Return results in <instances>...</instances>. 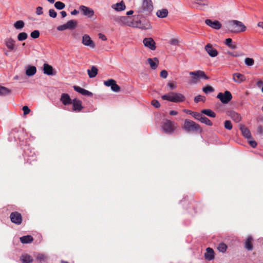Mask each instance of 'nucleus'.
<instances>
[{
  "label": "nucleus",
  "mask_w": 263,
  "mask_h": 263,
  "mask_svg": "<svg viewBox=\"0 0 263 263\" xmlns=\"http://www.w3.org/2000/svg\"><path fill=\"white\" fill-rule=\"evenodd\" d=\"M227 115L236 123L239 122L241 120L240 115L234 111H228Z\"/></svg>",
  "instance_id": "aec40b11"
},
{
  "label": "nucleus",
  "mask_w": 263,
  "mask_h": 263,
  "mask_svg": "<svg viewBox=\"0 0 263 263\" xmlns=\"http://www.w3.org/2000/svg\"><path fill=\"white\" fill-rule=\"evenodd\" d=\"M228 29L231 32L239 33L246 31V27L242 22L233 20L229 23Z\"/></svg>",
  "instance_id": "39448f33"
},
{
  "label": "nucleus",
  "mask_w": 263,
  "mask_h": 263,
  "mask_svg": "<svg viewBox=\"0 0 263 263\" xmlns=\"http://www.w3.org/2000/svg\"><path fill=\"white\" fill-rule=\"evenodd\" d=\"M60 101L64 105H70L72 103V101L69 95L65 93L61 95Z\"/></svg>",
  "instance_id": "4be33fe9"
},
{
  "label": "nucleus",
  "mask_w": 263,
  "mask_h": 263,
  "mask_svg": "<svg viewBox=\"0 0 263 263\" xmlns=\"http://www.w3.org/2000/svg\"><path fill=\"white\" fill-rule=\"evenodd\" d=\"M36 72V68L34 66H30L26 70V74L27 76H32Z\"/></svg>",
  "instance_id": "7c9ffc66"
},
{
  "label": "nucleus",
  "mask_w": 263,
  "mask_h": 263,
  "mask_svg": "<svg viewBox=\"0 0 263 263\" xmlns=\"http://www.w3.org/2000/svg\"><path fill=\"white\" fill-rule=\"evenodd\" d=\"M21 260L23 263H31L33 261L32 257L28 254L22 255Z\"/></svg>",
  "instance_id": "f704fd0d"
},
{
  "label": "nucleus",
  "mask_w": 263,
  "mask_h": 263,
  "mask_svg": "<svg viewBox=\"0 0 263 263\" xmlns=\"http://www.w3.org/2000/svg\"><path fill=\"white\" fill-rule=\"evenodd\" d=\"M25 26V23L23 21H17L14 24V27L16 29H21Z\"/></svg>",
  "instance_id": "58836bf2"
},
{
  "label": "nucleus",
  "mask_w": 263,
  "mask_h": 263,
  "mask_svg": "<svg viewBox=\"0 0 263 263\" xmlns=\"http://www.w3.org/2000/svg\"><path fill=\"white\" fill-rule=\"evenodd\" d=\"M98 71V70L97 68L95 66H92L90 69L87 70V73L89 77L90 78H95L97 75Z\"/></svg>",
  "instance_id": "bb28decb"
},
{
  "label": "nucleus",
  "mask_w": 263,
  "mask_h": 263,
  "mask_svg": "<svg viewBox=\"0 0 263 263\" xmlns=\"http://www.w3.org/2000/svg\"><path fill=\"white\" fill-rule=\"evenodd\" d=\"M99 37L101 39L102 41H106L107 37L106 36L102 33L99 34Z\"/></svg>",
  "instance_id": "0e129e2a"
},
{
  "label": "nucleus",
  "mask_w": 263,
  "mask_h": 263,
  "mask_svg": "<svg viewBox=\"0 0 263 263\" xmlns=\"http://www.w3.org/2000/svg\"><path fill=\"white\" fill-rule=\"evenodd\" d=\"M11 91L9 88L1 86V96H6L10 95Z\"/></svg>",
  "instance_id": "4c0bfd02"
},
{
  "label": "nucleus",
  "mask_w": 263,
  "mask_h": 263,
  "mask_svg": "<svg viewBox=\"0 0 263 263\" xmlns=\"http://www.w3.org/2000/svg\"><path fill=\"white\" fill-rule=\"evenodd\" d=\"M35 13L37 15H41L43 14V8L42 7L39 6L36 8Z\"/></svg>",
  "instance_id": "bf43d9fd"
},
{
  "label": "nucleus",
  "mask_w": 263,
  "mask_h": 263,
  "mask_svg": "<svg viewBox=\"0 0 263 263\" xmlns=\"http://www.w3.org/2000/svg\"><path fill=\"white\" fill-rule=\"evenodd\" d=\"M66 29H67L66 24L59 26L57 27V30L59 31H63Z\"/></svg>",
  "instance_id": "4d7b16f0"
},
{
  "label": "nucleus",
  "mask_w": 263,
  "mask_h": 263,
  "mask_svg": "<svg viewBox=\"0 0 263 263\" xmlns=\"http://www.w3.org/2000/svg\"><path fill=\"white\" fill-rule=\"evenodd\" d=\"M66 26L67 29H73L75 28L78 25V22L76 20H70L68 21L66 23Z\"/></svg>",
  "instance_id": "473e14b6"
},
{
  "label": "nucleus",
  "mask_w": 263,
  "mask_h": 263,
  "mask_svg": "<svg viewBox=\"0 0 263 263\" xmlns=\"http://www.w3.org/2000/svg\"><path fill=\"white\" fill-rule=\"evenodd\" d=\"M37 259L39 260L40 262L44 261L46 259V257L42 254H40L37 256Z\"/></svg>",
  "instance_id": "5fc2aeb1"
},
{
  "label": "nucleus",
  "mask_w": 263,
  "mask_h": 263,
  "mask_svg": "<svg viewBox=\"0 0 263 263\" xmlns=\"http://www.w3.org/2000/svg\"><path fill=\"white\" fill-rule=\"evenodd\" d=\"M31 37L33 39H37L40 36V32L38 30H34L30 34Z\"/></svg>",
  "instance_id": "8fccbe9b"
},
{
  "label": "nucleus",
  "mask_w": 263,
  "mask_h": 263,
  "mask_svg": "<svg viewBox=\"0 0 263 263\" xmlns=\"http://www.w3.org/2000/svg\"><path fill=\"white\" fill-rule=\"evenodd\" d=\"M168 10L166 9H162L159 10L156 13V15L158 17L164 18L166 17L168 15Z\"/></svg>",
  "instance_id": "c756f323"
},
{
  "label": "nucleus",
  "mask_w": 263,
  "mask_h": 263,
  "mask_svg": "<svg viewBox=\"0 0 263 263\" xmlns=\"http://www.w3.org/2000/svg\"><path fill=\"white\" fill-rule=\"evenodd\" d=\"M189 74L191 76L190 82L191 84H197L201 79L205 80L210 79L203 71L200 70L190 72Z\"/></svg>",
  "instance_id": "20e7f679"
},
{
  "label": "nucleus",
  "mask_w": 263,
  "mask_h": 263,
  "mask_svg": "<svg viewBox=\"0 0 263 263\" xmlns=\"http://www.w3.org/2000/svg\"><path fill=\"white\" fill-rule=\"evenodd\" d=\"M245 63L246 65L251 66L254 65V61L252 58H246L245 60Z\"/></svg>",
  "instance_id": "37998d69"
},
{
  "label": "nucleus",
  "mask_w": 263,
  "mask_h": 263,
  "mask_svg": "<svg viewBox=\"0 0 263 263\" xmlns=\"http://www.w3.org/2000/svg\"><path fill=\"white\" fill-rule=\"evenodd\" d=\"M111 90L115 92H119L120 91V86L117 84L116 82L115 81L112 86H111Z\"/></svg>",
  "instance_id": "09e8293b"
},
{
  "label": "nucleus",
  "mask_w": 263,
  "mask_h": 263,
  "mask_svg": "<svg viewBox=\"0 0 263 263\" xmlns=\"http://www.w3.org/2000/svg\"><path fill=\"white\" fill-rule=\"evenodd\" d=\"M205 23L215 29H219L221 27V24L218 21H212L211 20L206 19L205 21Z\"/></svg>",
  "instance_id": "a211bd4d"
},
{
  "label": "nucleus",
  "mask_w": 263,
  "mask_h": 263,
  "mask_svg": "<svg viewBox=\"0 0 263 263\" xmlns=\"http://www.w3.org/2000/svg\"><path fill=\"white\" fill-rule=\"evenodd\" d=\"M200 118V119L199 121L201 123H204L208 126H212L213 125L212 121L208 118L202 116Z\"/></svg>",
  "instance_id": "e433bc0d"
},
{
  "label": "nucleus",
  "mask_w": 263,
  "mask_h": 263,
  "mask_svg": "<svg viewBox=\"0 0 263 263\" xmlns=\"http://www.w3.org/2000/svg\"><path fill=\"white\" fill-rule=\"evenodd\" d=\"M233 79L236 83H240L245 81V77L244 75L240 73H235L233 75Z\"/></svg>",
  "instance_id": "5701e85b"
},
{
  "label": "nucleus",
  "mask_w": 263,
  "mask_h": 263,
  "mask_svg": "<svg viewBox=\"0 0 263 263\" xmlns=\"http://www.w3.org/2000/svg\"><path fill=\"white\" fill-rule=\"evenodd\" d=\"M129 25V27L138 28L143 30L149 29L151 28L149 22L140 15L135 16L132 20V24Z\"/></svg>",
  "instance_id": "f257e3e1"
},
{
  "label": "nucleus",
  "mask_w": 263,
  "mask_h": 263,
  "mask_svg": "<svg viewBox=\"0 0 263 263\" xmlns=\"http://www.w3.org/2000/svg\"><path fill=\"white\" fill-rule=\"evenodd\" d=\"M147 62L152 69H156L159 64V60L157 58H154L153 59L148 58L147 59Z\"/></svg>",
  "instance_id": "b1692460"
},
{
  "label": "nucleus",
  "mask_w": 263,
  "mask_h": 263,
  "mask_svg": "<svg viewBox=\"0 0 263 263\" xmlns=\"http://www.w3.org/2000/svg\"><path fill=\"white\" fill-rule=\"evenodd\" d=\"M120 21L123 24L129 26V24H132V18L128 16H121L119 18Z\"/></svg>",
  "instance_id": "2f4dec72"
},
{
  "label": "nucleus",
  "mask_w": 263,
  "mask_h": 263,
  "mask_svg": "<svg viewBox=\"0 0 263 263\" xmlns=\"http://www.w3.org/2000/svg\"><path fill=\"white\" fill-rule=\"evenodd\" d=\"M4 45L9 51H15L16 49L15 41L11 37H8L4 40Z\"/></svg>",
  "instance_id": "9b49d317"
},
{
  "label": "nucleus",
  "mask_w": 263,
  "mask_h": 263,
  "mask_svg": "<svg viewBox=\"0 0 263 263\" xmlns=\"http://www.w3.org/2000/svg\"><path fill=\"white\" fill-rule=\"evenodd\" d=\"M112 8L117 11H120L125 10L126 7L124 2L121 1L120 3L113 5Z\"/></svg>",
  "instance_id": "a878e982"
},
{
  "label": "nucleus",
  "mask_w": 263,
  "mask_h": 263,
  "mask_svg": "<svg viewBox=\"0 0 263 263\" xmlns=\"http://www.w3.org/2000/svg\"><path fill=\"white\" fill-rule=\"evenodd\" d=\"M73 89L75 91L81 93L82 95L89 97H92L93 96V93L87 90L81 88L79 86H74Z\"/></svg>",
  "instance_id": "412c9836"
},
{
  "label": "nucleus",
  "mask_w": 263,
  "mask_h": 263,
  "mask_svg": "<svg viewBox=\"0 0 263 263\" xmlns=\"http://www.w3.org/2000/svg\"><path fill=\"white\" fill-rule=\"evenodd\" d=\"M162 130L166 134H172L177 128V123L170 120L165 119L162 123Z\"/></svg>",
  "instance_id": "423d86ee"
},
{
  "label": "nucleus",
  "mask_w": 263,
  "mask_h": 263,
  "mask_svg": "<svg viewBox=\"0 0 263 263\" xmlns=\"http://www.w3.org/2000/svg\"><path fill=\"white\" fill-rule=\"evenodd\" d=\"M44 74L48 76H53L56 74V71L54 70L52 66L47 63H44L43 68Z\"/></svg>",
  "instance_id": "f3484780"
},
{
  "label": "nucleus",
  "mask_w": 263,
  "mask_h": 263,
  "mask_svg": "<svg viewBox=\"0 0 263 263\" xmlns=\"http://www.w3.org/2000/svg\"><path fill=\"white\" fill-rule=\"evenodd\" d=\"M205 50L211 57H215L218 55L217 50L212 47L211 44H208L205 46Z\"/></svg>",
  "instance_id": "6ab92c4d"
},
{
  "label": "nucleus",
  "mask_w": 263,
  "mask_h": 263,
  "mask_svg": "<svg viewBox=\"0 0 263 263\" xmlns=\"http://www.w3.org/2000/svg\"><path fill=\"white\" fill-rule=\"evenodd\" d=\"M153 9L152 0H143L141 8L139 12L141 13H149Z\"/></svg>",
  "instance_id": "0eeeda50"
},
{
  "label": "nucleus",
  "mask_w": 263,
  "mask_h": 263,
  "mask_svg": "<svg viewBox=\"0 0 263 263\" xmlns=\"http://www.w3.org/2000/svg\"><path fill=\"white\" fill-rule=\"evenodd\" d=\"M201 113L204 114L210 117L215 118L216 117V114L210 109H204L201 110Z\"/></svg>",
  "instance_id": "72a5a7b5"
},
{
  "label": "nucleus",
  "mask_w": 263,
  "mask_h": 263,
  "mask_svg": "<svg viewBox=\"0 0 263 263\" xmlns=\"http://www.w3.org/2000/svg\"><path fill=\"white\" fill-rule=\"evenodd\" d=\"M217 98L219 99L222 103L227 104L232 100V95L229 91L226 90L224 93L219 92L217 95Z\"/></svg>",
  "instance_id": "6e6552de"
},
{
  "label": "nucleus",
  "mask_w": 263,
  "mask_h": 263,
  "mask_svg": "<svg viewBox=\"0 0 263 263\" xmlns=\"http://www.w3.org/2000/svg\"><path fill=\"white\" fill-rule=\"evenodd\" d=\"M82 43L84 45L92 48L95 47V44L93 41L91 39L89 35L86 34L83 36Z\"/></svg>",
  "instance_id": "2eb2a0df"
},
{
  "label": "nucleus",
  "mask_w": 263,
  "mask_h": 263,
  "mask_svg": "<svg viewBox=\"0 0 263 263\" xmlns=\"http://www.w3.org/2000/svg\"><path fill=\"white\" fill-rule=\"evenodd\" d=\"M22 109L24 111V115H26L28 114L30 111V109L29 108V107L27 106H23Z\"/></svg>",
  "instance_id": "13d9d810"
},
{
  "label": "nucleus",
  "mask_w": 263,
  "mask_h": 263,
  "mask_svg": "<svg viewBox=\"0 0 263 263\" xmlns=\"http://www.w3.org/2000/svg\"><path fill=\"white\" fill-rule=\"evenodd\" d=\"M72 110L76 112H80L83 109L82 102L81 100L78 99H74L72 100Z\"/></svg>",
  "instance_id": "4468645a"
},
{
  "label": "nucleus",
  "mask_w": 263,
  "mask_h": 263,
  "mask_svg": "<svg viewBox=\"0 0 263 263\" xmlns=\"http://www.w3.org/2000/svg\"><path fill=\"white\" fill-rule=\"evenodd\" d=\"M191 116H192V117H193L195 119L199 120V121L200 119V118H201L202 116L201 114H200L198 112H195V111H193Z\"/></svg>",
  "instance_id": "3c124183"
},
{
  "label": "nucleus",
  "mask_w": 263,
  "mask_h": 263,
  "mask_svg": "<svg viewBox=\"0 0 263 263\" xmlns=\"http://www.w3.org/2000/svg\"><path fill=\"white\" fill-rule=\"evenodd\" d=\"M28 37V34L26 32H21L17 35V40L19 41H23Z\"/></svg>",
  "instance_id": "ea45409f"
},
{
  "label": "nucleus",
  "mask_w": 263,
  "mask_h": 263,
  "mask_svg": "<svg viewBox=\"0 0 263 263\" xmlns=\"http://www.w3.org/2000/svg\"><path fill=\"white\" fill-rule=\"evenodd\" d=\"M224 128L228 130H231L233 128V125L230 120H226L224 122Z\"/></svg>",
  "instance_id": "c03bdc74"
},
{
  "label": "nucleus",
  "mask_w": 263,
  "mask_h": 263,
  "mask_svg": "<svg viewBox=\"0 0 263 263\" xmlns=\"http://www.w3.org/2000/svg\"><path fill=\"white\" fill-rule=\"evenodd\" d=\"M167 86L169 87L171 89H174L176 88V85L173 83H168L167 84Z\"/></svg>",
  "instance_id": "680f3d73"
},
{
  "label": "nucleus",
  "mask_w": 263,
  "mask_h": 263,
  "mask_svg": "<svg viewBox=\"0 0 263 263\" xmlns=\"http://www.w3.org/2000/svg\"><path fill=\"white\" fill-rule=\"evenodd\" d=\"M205 259L209 260L213 259L214 257V252L213 250L211 248H208L204 254Z\"/></svg>",
  "instance_id": "393cba45"
},
{
  "label": "nucleus",
  "mask_w": 263,
  "mask_h": 263,
  "mask_svg": "<svg viewBox=\"0 0 263 263\" xmlns=\"http://www.w3.org/2000/svg\"><path fill=\"white\" fill-rule=\"evenodd\" d=\"M192 7L196 9H200L203 6H206L209 2L206 0H191Z\"/></svg>",
  "instance_id": "9d476101"
},
{
  "label": "nucleus",
  "mask_w": 263,
  "mask_h": 263,
  "mask_svg": "<svg viewBox=\"0 0 263 263\" xmlns=\"http://www.w3.org/2000/svg\"><path fill=\"white\" fill-rule=\"evenodd\" d=\"M202 91L205 93H208L210 92H213L214 91V89L211 86H206L202 88Z\"/></svg>",
  "instance_id": "79ce46f5"
},
{
  "label": "nucleus",
  "mask_w": 263,
  "mask_h": 263,
  "mask_svg": "<svg viewBox=\"0 0 263 263\" xmlns=\"http://www.w3.org/2000/svg\"><path fill=\"white\" fill-rule=\"evenodd\" d=\"M33 238L31 235H26L20 237V241L23 243H29L33 241Z\"/></svg>",
  "instance_id": "c85d7f7f"
},
{
  "label": "nucleus",
  "mask_w": 263,
  "mask_h": 263,
  "mask_svg": "<svg viewBox=\"0 0 263 263\" xmlns=\"http://www.w3.org/2000/svg\"><path fill=\"white\" fill-rule=\"evenodd\" d=\"M10 218L11 222L17 225H20L22 222V216L21 213L14 212L11 213Z\"/></svg>",
  "instance_id": "1a4fd4ad"
},
{
  "label": "nucleus",
  "mask_w": 263,
  "mask_h": 263,
  "mask_svg": "<svg viewBox=\"0 0 263 263\" xmlns=\"http://www.w3.org/2000/svg\"><path fill=\"white\" fill-rule=\"evenodd\" d=\"M49 16L52 18H55L57 17V14L54 9H51L49 11Z\"/></svg>",
  "instance_id": "603ef678"
},
{
  "label": "nucleus",
  "mask_w": 263,
  "mask_h": 263,
  "mask_svg": "<svg viewBox=\"0 0 263 263\" xmlns=\"http://www.w3.org/2000/svg\"><path fill=\"white\" fill-rule=\"evenodd\" d=\"M205 101V97L204 96H202L201 95H198L195 97L194 98V101L196 103H198L199 102H204Z\"/></svg>",
  "instance_id": "a18cd8bd"
},
{
  "label": "nucleus",
  "mask_w": 263,
  "mask_h": 263,
  "mask_svg": "<svg viewBox=\"0 0 263 263\" xmlns=\"http://www.w3.org/2000/svg\"><path fill=\"white\" fill-rule=\"evenodd\" d=\"M252 241V238L249 236L245 242V247L248 251H251L253 249Z\"/></svg>",
  "instance_id": "cd10ccee"
},
{
  "label": "nucleus",
  "mask_w": 263,
  "mask_h": 263,
  "mask_svg": "<svg viewBox=\"0 0 263 263\" xmlns=\"http://www.w3.org/2000/svg\"><path fill=\"white\" fill-rule=\"evenodd\" d=\"M178 114V112L175 110H171L170 111V115L171 116H175Z\"/></svg>",
  "instance_id": "774afa93"
},
{
  "label": "nucleus",
  "mask_w": 263,
  "mask_h": 263,
  "mask_svg": "<svg viewBox=\"0 0 263 263\" xmlns=\"http://www.w3.org/2000/svg\"><path fill=\"white\" fill-rule=\"evenodd\" d=\"M116 81L113 79H109L107 81H105L104 82V84L107 87H110L111 88V86L114 84Z\"/></svg>",
  "instance_id": "de8ad7c7"
},
{
  "label": "nucleus",
  "mask_w": 263,
  "mask_h": 263,
  "mask_svg": "<svg viewBox=\"0 0 263 263\" xmlns=\"http://www.w3.org/2000/svg\"><path fill=\"white\" fill-rule=\"evenodd\" d=\"M183 128L187 132L201 133L202 132V128L198 124L189 119L184 120Z\"/></svg>",
  "instance_id": "7ed1b4c3"
},
{
  "label": "nucleus",
  "mask_w": 263,
  "mask_h": 263,
  "mask_svg": "<svg viewBox=\"0 0 263 263\" xmlns=\"http://www.w3.org/2000/svg\"><path fill=\"white\" fill-rule=\"evenodd\" d=\"M152 105L156 108H159L160 107V104L159 101L157 100H153L151 103Z\"/></svg>",
  "instance_id": "864d4df0"
},
{
  "label": "nucleus",
  "mask_w": 263,
  "mask_h": 263,
  "mask_svg": "<svg viewBox=\"0 0 263 263\" xmlns=\"http://www.w3.org/2000/svg\"><path fill=\"white\" fill-rule=\"evenodd\" d=\"M144 45L152 50H155L156 48V43L152 37H146L143 41Z\"/></svg>",
  "instance_id": "ddd939ff"
},
{
  "label": "nucleus",
  "mask_w": 263,
  "mask_h": 263,
  "mask_svg": "<svg viewBox=\"0 0 263 263\" xmlns=\"http://www.w3.org/2000/svg\"><path fill=\"white\" fill-rule=\"evenodd\" d=\"M250 145L252 147L254 148L257 146V143L255 141H249Z\"/></svg>",
  "instance_id": "69168bd1"
},
{
  "label": "nucleus",
  "mask_w": 263,
  "mask_h": 263,
  "mask_svg": "<svg viewBox=\"0 0 263 263\" xmlns=\"http://www.w3.org/2000/svg\"><path fill=\"white\" fill-rule=\"evenodd\" d=\"M161 98L163 100L173 103L183 102L185 100V97L183 94L174 91L162 95Z\"/></svg>",
  "instance_id": "f03ea898"
},
{
  "label": "nucleus",
  "mask_w": 263,
  "mask_h": 263,
  "mask_svg": "<svg viewBox=\"0 0 263 263\" xmlns=\"http://www.w3.org/2000/svg\"><path fill=\"white\" fill-rule=\"evenodd\" d=\"M178 41L176 39H173L170 40V43L172 45L177 46L178 45Z\"/></svg>",
  "instance_id": "052dcab7"
},
{
  "label": "nucleus",
  "mask_w": 263,
  "mask_h": 263,
  "mask_svg": "<svg viewBox=\"0 0 263 263\" xmlns=\"http://www.w3.org/2000/svg\"><path fill=\"white\" fill-rule=\"evenodd\" d=\"M232 40L230 38L227 39L225 41V44L229 46L231 44H232Z\"/></svg>",
  "instance_id": "e2e57ef3"
},
{
  "label": "nucleus",
  "mask_w": 263,
  "mask_h": 263,
  "mask_svg": "<svg viewBox=\"0 0 263 263\" xmlns=\"http://www.w3.org/2000/svg\"><path fill=\"white\" fill-rule=\"evenodd\" d=\"M191 204L192 205L193 207L194 206H198L200 205V204L198 202H197L195 201H192V202L191 203Z\"/></svg>",
  "instance_id": "338daca9"
},
{
  "label": "nucleus",
  "mask_w": 263,
  "mask_h": 263,
  "mask_svg": "<svg viewBox=\"0 0 263 263\" xmlns=\"http://www.w3.org/2000/svg\"><path fill=\"white\" fill-rule=\"evenodd\" d=\"M240 130L241 131L242 135L247 138V139H250L251 138V134L250 130L246 127H243L240 128Z\"/></svg>",
  "instance_id": "c9c22d12"
},
{
  "label": "nucleus",
  "mask_w": 263,
  "mask_h": 263,
  "mask_svg": "<svg viewBox=\"0 0 263 263\" xmlns=\"http://www.w3.org/2000/svg\"><path fill=\"white\" fill-rule=\"evenodd\" d=\"M11 134L14 136L15 139L21 141L24 140V138L26 135L25 132L23 129L16 130L13 129Z\"/></svg>",
  "instance_id": "dca6fc26"
},
{
  "label": "nucleus",
  "mask_w": 263,
  "mask_h": 263,
  "mask_svg": "<svg viewBox=\"0 0 263 263\" xmlns=\"http://www.w3.org/2000/svg\"><path fill=\"white\" fill-rule=\"evenodd\" d=\"M217 249L219 251L224 253L227 249V246L224 243H220L218 245Z\"/></svg>",
  "instance_id": "a19ab883"
},
{
  "label": "nucleus",
  "mask_w": 263,
  "mask_h": 263,
  "mask_svg": "<svg viewBox=\"0 0 263 263\" xmlns=\"http://www.w3.org/2000/svg\"><path fill=\"white\" fill-rule=\"evenodd\" d=\"M54 6L57 9L62 10L65 7V4L61 2H57L54 4Z\"/></svg>",
  "instance_id": "49530a36"
},
{
  "label": "nucleus",
  "mask_w": 263,
  "mask_h": 263,
  "mask_svg": "<svg viewBox=\"0 0 263 263\" xmlns=\"http://www.w3.org/2000/svg\"><path fill=\"white\" fill-rule=\"evenodd\" d=\"M79 9L83 15L89 18H91L94 15V11L89 7L82 5L80 6Z\"/></svg>",
  "instance_id": "f8f14e48"
},
{
  "label": "nucleus",
  "mask_w": 263,
  "mask_h": 263,
  "mask_svg": "<svg viewBox=\"0 0 263 263\" xmlns=\"http://www.w3.org/2000/svg\"><path fill=\"white\" fill-rule=\"evenodd\" d=\"M168 76L167 71L166 70H163L160 72V76L163 79H166Z\"/></svg>",
  "instance_id": "6e6d98bb"
}]
</instances>
